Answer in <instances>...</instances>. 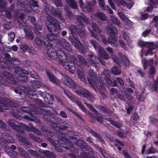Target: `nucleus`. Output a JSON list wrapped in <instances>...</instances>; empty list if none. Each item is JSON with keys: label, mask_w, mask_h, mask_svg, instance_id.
I'll use <instances>...</instances> for the list:
<instances>
[{"label": "nucleus", "mask_w": 158, "mask_h": 158, "mask_svg": "<svg viewBox=\"0 0 158 158\" xmlns=\"http://www.w3.org/2000/svg\"><path fill=\"white\" fill-rule=\"evenodd\" d=\"M136 94L137 98L138 100L140 101H143L144 100V98L142 95L140 93H138L137 92H135Z\"/></svg>", "instance_id": "nucleus-48"}, {"label": "nucleus", "mask_w": 158, "mask_h": 158, "mask_svg": "<svg viewBox=\"0 0 158 158\" xmlns=\"http://www.w3.org/2000/svg\"><path fill=\"white\" fill-rule=\"evenodd\" d=\"M43 153L45 155L47 156L50 157L51 158H55V155L53 154L52 152H50L48 151H44Z\"/></svg>", "instance_id": "nucleus-41"}, {"label": "nucleus", "mask_w": 158, "mask_h": 158, "mask_svg": "<svg viewBox=\"0 0 158 158\" xmlns=\"http://www.w3.org/2000/svg\"><path fill=\"white\" fill-rule=\"evenodd\" d=\"M110 72L108 70H106L104 71L102 73L104 78L106 81L107 84L111 86H116L117 85L116 81L114 80L112 81L110 80Z\"/></svg>", "instance_id": "nucleus-18"}, {"label": "nucleus", "mask_w": 158, "mask_h": 158, "mask_svg": "<svg viewBox=\"0 0 158 158\" xmlns=\"http://www.w3.org/2000/svg\"><path fill=\"white\" fill-rule=\"evenodd\" d=\"M71 34L74 39L72 38L71 36H70L69 37V40L70 41L73 45L76 48L83 50H84L86 47L87 48V46L86 44L85 47L81 44L80 42L78 40L77 36L76 34H75V32L71 33Z\"/></svg>", "instance_id": "nucleus-10"}, {"label": "nucleus", "mask_w": 158, "mask_h": 158, "mask_svg": "<svg viewBox=\"0 0 158 158\" xmlns=\"http://www.w3.org/2000/svg\"><path fill=\"white\" fill-rule=\"evenodd\" d=\"M118 55L121 58V60L119 59L115 55H112L111 58L113 60L119 65L121 64L122 63L127 66H128L130 64V62L128 59L121 52L118 53Z\"/></svg>", "instance_id": "nucleus-11"}, {"label": "nucleus", "mask_w": 158, "mask_h": 158, "mask_svg": "<svg viewBox=\"0 0 158 158\" xmlns=\"http://www.w3.org/2000/svg\"><path fill=\"white\" fill-rule=\"evenodd\" d=\"M6 124L0 120V127L3 129H5V130H6Z\"/></svg>", "instance_id": "nucleus-61"}, {"label": "nucleus", "mask_w": 158, "mask_h": 158, "mask_svg": "<svg viewBox=\"0 0 158 158\" xmlns=\"http://www.w3.org/2000/svg\"><path fill=\"white\" fill-rule=\"evenodd\" d=\"M6 2L3 0H0V11L4 10V7L6 5Z\"/></svg>", "instance_id": "nucleus-43"}, {"label": "nucleus", "mask_w": 158, "mask_h": 158, "mask_svg": "<svg viewBox=\"0 0 158 158\" xmlns=\"http://www.w3.org/2000/svg\"><path fill=\"white\" fill-rule=\"evenodd\" d=\"M65 94L69 97L70 100L73 102L76 103L77 105L84 112L86 113V109L84 107L81 102L77 100L75 96L71 93L68 90H64V91Z\"/></svg>", "instance_id": "nucleus-12"}, {"label": "nucleus", "mask_w": 158, "mask_h": 158, "mask_svg": "<svg viewBox=\"0 0 158 158\" xmlns=\"http://www.w3.org/2000/svg\"><path fill=\"white\" fill-rule=\"evenodd\" d=\"M104 119L110 121L113 125L114 126L117 127H120L122 126V124L121 123H117L114 121L111 120L109 118H104Z\"/></svg>", "instance_id": "nucleus-36"}, {"label": "nucleus", "mask_w": 158, "mask_h": 158, "mask_svg": "<svg viewBox=\"0 0 158 158\" xmlns=\"http://www.w3.org/2000/svg\"><path fill=\"white\" fill-rule=\"evenodd\" d=\"M86 104L87 106L91 110L93 111L94 112H96V110L94 108L93 106L90 104L85 103Z\"/></svg>", "instance_id": "nucleus-62"}, {"label": "nucleus", "mask_w": 158, "mask_h": 158, "mask_svg": "<svg viewBox=\"0 0 158 158\" xmlns=\"http://www.w3.org/2000/svg\"><path fill=\"white\" fill-rule=\"evenodd\" d=\"M110 20L117 26H119L121 24L120 21L114 16L111 15L110 16Z\"/></svg>", "instance_id": "nucleus-33"}, {"label": "nucleus", "mask_w": 158, "mask_h": 158, "mask_svg": "<svg viewBox=\"0 0 158 158\" xmlns=\"http://www.w3.org/2000/svg\"><path fill=\"white\" fill-rule=\"evenodd\" d=\"M156 4H158V0H150L149 1V5H150L147 9L148 12L152 11L154 7H156Z\"/></svg>", "instance_id": "nucleus-25"}, {"label": "nucleus", "mask_w": 158, "mask_h": 158, "mask_svg": "<svg viewBox=\"0 0 158 158\" xmlns=\"http://www.w3.org/2000/svg\"><path fill=\"white\" fill-rule=\"evenodd\" d=\"M31 84L33 87L34 88H39L41 87H43L46 86L44 84L42 83L40 81H36L34 80L33 82H31Z\"/></svg>", "instance_id": "nucleus-30"}, {"label": "nucleus", "mask_w": 158, "mask_h": 158, "mask_svg": "<svg viewBox=\"0 0 158 158\" xmlns=\"http://www.w3.org/2000/svg\"><path fill=\"white\" fill-rule=\"evenodd\" d=\"M77 32L79 36L82 38L84 37L85 35V32L84 31L81 30H78Z\"/></svg>", "instance_id": "nucleus-55"}, {"label": "nucleus", "mask_w": 158, "mask_h": 158, "mask_svg": "<svg viewBox=\"0 0 158 158\" xmlns=\"http://www.w3.org/2000/svg\"><path fill=\"white\" fill-rule=\"evenodd\" d=\"M18 79L19 81L26 82L27 80V78L25 75H21L18 77Z\"/></svg>", "instance_id": "nucleus-44"}, {"label": "nucleus", "mask_w": 158, "mask_h": 158, "mask_svg": "<svg viewBox=\"0 0 158 158\" xmlns=\"http://www.w3.org/2000/svg\"><path fill=\"white\" fill-rule=\"evenodd\" d=\"M16 148V147L14 145H11L10 147V156H12V157H15L17 155V152L15 151Z\"/></svg>", "instance_id": "nucleus-38"}, {"label": "nucleus", "mask_w": 158, "mask_h": 158, "mask_svg": "<svg viewBox=\"0 0 158 158\" xmlns=\"http://www.w3.org/2000/svg\"><path fill=\"white\" fill-rule=\"evenodd\" d=\"M118 15L123 21L125 25L131 27V22L129 20L126 15L123 12L118 13Z\"/></svg>", "instance_id": "nucleus-23"}, {"label": "nucleus", "mask_w": 158, "mask_h": 158, "mask_svg": "<svg viewBox=\"0 0 158 158\" xmlns=\"http://www.w3.org/2000/svg\"><path fill=\"white\" fill-rule=\"evenodd\" d=\"M17 5L18 8L27 13L32 10L37 12L39 10L37 2L33 0H30L29 2L27 0H19Z\"/></svg>", "instance_id": "nucleus-3"}, {"label": "nucleus", "mask_w": 158, "mask_h": 158, "mask_svg": "<svg viewBox=\"0 0 158 158\" xmlns=\"http://www.w3.org/2000/svg\"><path fill=\"white\" fill-rule=\"evenodd\" d=\"M78 75L79 78L84 83L86 82V80L84 75L83 73L80 70H78Z\"/></svg>", "instance_id": "nucleus-34"}, {"label": "nucleus", "mask_w": 158, "mask_h": 158, "mask_svg": "<svg viewBox=\"0 0 158 158\" xmlns=\"http://www.w3.org/2000/svg\"><path fill=\"white\" fill-rule=\"evenodd\" d=\"M76 17L79 22L82 26L84 23H88V20L85 16L83 15L82 17H81L79 15H77Z\"/></svg>", "instance_id": "nucleus-26"}, {"label": "nucleus", "mask_w": 158, "mask_h": 158, "mask_svg": "<svg viewBox=\"0 0 158 158\" xmlns=\"http://www.w3.org/2000/svg\"><path fill=\"white\" fill-rule=\"evenodd\" d=\"M46 13L48 15L47 17L48 20L46 22V25L48 30L50 32H52L48 34L46 37L44 38L43 41L45 45L47 47H51L52 45L51 42L57 43L59 42V32L57 30L60 28L59 22L54 18L51 16L52 14L58 18L60 20L64 21V19L61 16V13L58 10H56L55 12H53L48 7H45L44 9Z\"/></svg>", "instance_id": "nucleus-2"}, {"label": "nucleus", "mask_w": 158, "mask_h": 158, "mask_svg": "<svg viewBox=\"0 0 158 158\" xmlns=\"http://www.w3.org/2000/svg\"><path fill=\"white\" fill-rule=\"evenodd\" d=\"M97 18L102 20H104L106 19V17L105 14L102 12H98L96 14H94V16H92L91 18L93 17Z\"/></svg>", "instance_id": "nucleus-29"}, {"label": "nucleus", "mask_w": 158, "mask_h": 158, "mask_svg": "<svg viewBox=\"0 0 158 158\" xmlns=\"http://www.w3.org/2000/svg\"><path fill=\"white\" fill-rule=\"evenodd\" d=\"M34 31L35 33L38 36H41V32L39 31L41 30V27L37 23L34 24Z\"/></svg>", "instance_id": "nucleus-32"}, {"label": "nucleus", "mask_w": 158, "mask_h": 158, "mask_svg": "<svg viewBox=\"0 0 158 158\" xmlns=\"http://www.w3.org/2000/svg\"><path fill=\"white\" fill-rule=\"evenodd\" d=\"M115 3H117L119 5L125 6L126 5L127 8L130 9L134 6V3L133 1H130L127 4L123 0H113ZM109 4L110 5L111 7L114 9H115V6L114 4L112 2V0H108Z\"/></svg>", "instance_id": "nucleus-14"}, {"label": "nucleus", "mask_w": 158, "mask_h": 158, "mask_svg": "<svg viewBox=\"0 0 158 158\" xmlns=\"http://www.w3.org/2000/svg\"><path fill=\"white\" fill-rule=\"evenodd\" d=\"M149 15L147 13H144L142 14L141 19L142 20H144L147 19L149 17Z\"/></svg>", "instance_id": "nucleus-60"}, {"label": "nucleus", "mask_w": 158, "mask_h": 158, "mask_svg": "<svg viewBox=\"0 0 158 158\" xmlns=\"http://www.w3.org/2000/svg\"><path fill=\"white\" fill-rule=\"evenodd\" d=\"M93 30H92L91 33L93 36L97 40H100L102 38V40L105 44L107 43L106 39L103 37L101 36V29L96 25V23H93L91 24V25Z\"/></svg>", "instance_id": "nucleus-9"}, {"label": "nucleus", "mask_w": 158, "mask_h": 158, "mask_svg": "<svg viewBox=\"0 0 158 158\" xmlns=\"http://www.w3.org/2000/svg\"><path fill=\"white\" fill-rule=\"evenodd\" d=\"M30 47L25 44H22L20 46V48L24 52H28V49Z\"/></svg>", "instance_id": "nucleus-42"}, {"label": "nucleus", "mask_w": 158, "mask_h": 158, "mask_svg": "<svg viewBox=\"0 0 158 158\" xmlns=\"http://www.w3.org/2000/svg\"><path fill=\"white\" fill-rule=\"evenodd\" d=\"M127 90V91L130 93H132L133 92V90L131 88H128L127 90L124 88H123L121 90V94H119L118 97L121 100H125V96L128 99H131L132 97L131 96H128L127 94V93L126 91Z\"/></svg>", "instance_id": "nucleus-16"}, {"label": "nucleus", "mask_w": 158, "mask_h": 158, "mask_svg": "<svg viewBox=\"0 0 158 158\" xmlns=\"http://www.w3.org/2000/svg\"><path fill=\"white\" fill-rule=\"evenodd\" d=\"M108 32L111 33L112 34L111 35L108 41L112 46L116 48L118 45V42L117 38L114 36L113 37H112L113 36V34H116L118 33V31L116 27L112 26H110L108 27L107 29Z\"/></svg>", "instance_id": "nucleus-8"}, {"label": "nucleus", "mask_w": 158, "mask_h": 158, "mask_svg": "<svg viewBox=\"0 0 158 158\" xmlns=\"http://www.w3.org/2000/svg\"><path fill=\"white\" fill-rule=\"evenodd\" d=\"M76 92L80 96L86 98L91 102H93L95 100L94 96L85 88L76 91Z\"/></svg>", "instance_id": "nucleus-13"}, {"label": "nucleus", "mask_w": 158, "mask_h": 158, "mask_svg": "<svg viewBox=\"0 0 158 158\" xmlns=\"http://www.w3.org/2000/svg\"><path fill=\"white\" fill-rule=\"evenodd\" d=\"M28 152L30 153L33 155L35 156L37 158H45L44 157H40V156L37 155V152L35 151L31 150H28Z\"/></svg>", "instance_id": "nucleus-52"}, {"label": "nucleus", "mask_w": 158, "mask_h": 158, "mask_svg": "<svg viewBox=\"0 0 158 158\" xmlns=\"http://www.w3.org/2000/svg\"><path fill=\"white\" fill-rule=\"evenodd\" d=\"M69 31L71 33L75 32H77L78 31L76 28L75 26L71 25L69 27Z\"/></svg>", "instance_id": "nucleus-53"}, {"label": "nucleus", "mask_w": 158, "mask_h": 158, "mask_svg": "<svg viewBox=\"0 0 158 158\" xmlns=\"http://www.w3.org/2000/svg\"><path fill=\"white\" fill-rule=\"evenodd\" d=\"M29 138H32L38 142H40L41 141V140L40 138L38 137H36L31 134H29Z\"/></svg>", "instance_id": "nucleus-54"}, {"label": "nucleus", "mask_w": 158, "mask_h": 158, "mask_svg": "<svg viewBox=\"0 0 158 158\" xmlns=\"http://www.w3.org/2000/svg\"><path fill=\"white\" fill-rule=\"evenodd\" d=\"M24 129L27 131L33 132L38 135H41L40 131L33 127H30L27 126H25L24 127Z\"/></svg>", "instance_id": "nucleus-28"}, {"label": "nucleus", "mask_w": 158, "mask_h": 158, "mask_svg": "<svg viewBox=\"0 0 158 158\" xmlns=\"http://www.w3.org/2000/svg\"><path fill=\"white\" fill-rule=\"evenodd\" d=\"M100 110L104 112H106L108 113H109L110 112V110L104 106H102L100 107Z\"/></svg>", "instance_id": "nucleus-63"}, {"label": "nucleus", "mask_w": 158, "mask_h": 158, "mask_svg": "<svg viewBox=\"0 0 158 158\" xmlns=\"http://www.w3.org/2000/svg\"><path fill=\"white\" fill-rule=\"evenodd\" d=\"M89 131L90 133L92 134V135L98 139V141H100L103 143H104V141L102 139V138L101 137L99 134H97L94 131L91 129H90Z\"/></svg>", "instance_id": "nucleus-37"}, {"label": "nucleus", "mask_w": 158, "mask_h": 158, "mask_svg": "<svg viewBox=\"0 0 158 158\" xmlns=\"http://www.w3.org/2000/svg\"><path fill=\"white\" fill-rule=\"evenodd\" d=\"M55 4L57 6L60 7L62 6L60 0H52Z\"/></svg>", "instance_id": "nucleus-56"}, {"label": "nucleus", "mask_w": 158, "mask_h": 158, "mask_svg": "<svg viewBox=\"0 0 158 158\" xmlns=\"http://www.w3.org/2000/svg\"><path fill=\"white\" fill-rule=\"evenodd\" d=\"M39 92L40 93V94L41 96L44 98H50L52 101L56 100L58 102H59L61 104H62L63 103V101L62 100L59 98H57L55 95H50L48 93H47L46 92L41 93L40 91H39Z\"/></svg>", "instance_id": "nucleus-20"}, {"label": "nucleus", "mask_w": 158, "mask_h": 158, "mask_svg": "<svg viewBox=\"0 0 158 158\" xmlns=\"http://www.w3.org/2000/svg\"><path fill=\"white\" fill-rule=\"evenodd\" d=\"M80 6L82 10L85 12H89L92 11V6L91 5V3H88L87 4L83 7V3L81 0H79Z\"/></svg>", "instance_id": "nucleus-24"}, {"label": "nucleus", "mask_w": 158, "mask_h": 158, "mask_svg": "<svg viewBox=\"0 0 158 158\" xmlns=\"http://www.w3.org/2000/svg\"><path fill=\"white\" fill-rule=\"evenodd\" d=\"M24 16V14L23 13L19 15L18 18V21L19 25L25 27H28V29L25 28L24 29L25 37L27 39L32 40L34 37L33 33L31 32L32 29L30 27L27 26V23Z\"/></svg>", "instance_id": "nucleus-5"}, {"label": "nucleus", "mask_w": 158, "mask_h": 158, "mask_svg": "<svg viewBox=\"0 0 158 158\" xmlns=\"http://www.w3.org/2000/svg\"><path fill=\"white\" fill-rule=\"evenodd\" d=\"M60 45L64 48V50L69 51L71 49V47L70 44L67 42V41L64 39H61L59 41Z\"/></svg>", "instance_id": "nucleus-22"}, {"label": "nucleus", "mask_w": 158, "mask_h": 158, "mask_svg": "<svg viewBox=\"0 0 158 158\" xmlns=\"http://www.w3.org/2000/svg\"><path fill=\"white\" fill-rule=\"evenodd\" d=\"M9 103L10 100L9 99L3 98L0 97V111L3 112L4 110H9Z\"/></svg>", "instance_id": "nucleus-17"}, {"label": "nucleus", "mask_w": 158, "mask_h": 158, "mask_svg": "<svg viewBox=\"0 0 158 158\" xmlns=\"http://www.w3.org/2000/svg\"><path fill=\"white\" fill-rule=\"evenodd\" d=\"M60 115L62 118H66L67 117V114L63 111H61L60 112Z\"/></svg>", "instance_id": "nucleus-64"}, {"label": "nucleus", "mask_w": 158, "mask_h": 158, "mask_svg": "<svg viewBox=\"0 0 158 158\" xmlns=\"http://www.w3.org/2000/svg\"><path fill=\"white\" fill-rule=\"evenodd\" d=\"M138 45L139 46L145 48V50L143 48L142 51L146 56L153 55L154 52L153 51L156 48V46L153 42L149 43L141 41L138 43Z\"/></svg>", "instance_id": "nucleus-7"}, {"label": "nucleus", "mask_w": 158, "mask_h": 158, "mask_svg": "<svg viewBox=\"0 0 158 158\" xmlns=\"http://www.w3.org/2000/svg\"><path fill=\"white\" fill-rule=\"evenodd\" d=\"M156 152H157L156 151L155 149L152 147L148 149L145 152V153L146 154L154 153Z\"/></svg>", "instance_id": "nucleus-46"}, {"label": "nucleus", "mask_w": 158, "mask_h": 158, "mask_svg": "<svg viewBox=\"0 0 158 158\" xmlns=\"http://www.w3.org/2000/svg\"><path fill=\"white\" fill-rule=\"evenodd\" d=\"M65 10L67 13V16L69 19L74 18L73 15L71 13V11L69 10L68 8H65Z\"/></svg>", "instance_id": "nucleus-50"}, {"label": "nucleus", "mask_w": 158, "mask_h": 158, "mask_svg": "<svg viewBox=\"0 0 158 158\" xmlns=\"http://www.w3.org/2000/svg\"><path fill=\"white\" fill-rule=\"evenodd\" d=\"M142 62L144 69H146L147 68L148 65L151 67H155L156 66L157 64V61H154L152 59H150L148 61L147 60L145 59H143Z\"/></svg>", "instance_id": "nucleus-21"}, {"label": "nucleus", "mask_w": 158, "mask_h": 158, "mask_svg": "<svg viewBox=\"0 0 158 158\" xmlns=\"http://www.w3.org/2000/svg\"><path fill=\"white\" fill-rule=\"evenodd\" d=\"M99 4L100 6L103 8V9H106L105 6V2L104 0H98Z\"/></svg>", "instance_id": "nucleus-59"}, {"label": "nucleus", "mask_w": 158, "mask_h": 158, "mask_svg": "<svg viewBox=\"0 0 158 158\" xmlns=\"http://www.w3.org/2000/svg\"><path fill=\"white\" fill-rule=\"evenodd\" d=\"M96 75L93 70H91L88 77L89 83L92 88L94 89L96 92H99L102 95L103 93L101 89L104 90L105 89V84L102 80H97L96 81Z\"/></svg>", "instance_id": "nucleus-4"}, {"label": "nucleus", "mask_w": 158, "mask_h": 158, "mask_svg": "<svg viewBox=\"0 0 158 158\" xmlns=\"http://www.w3.org/2000/svg\"><path fill=\"white\" fill-rule=\"evenodd\" d=\"M46 74L49 80L52 82L56 84H58L59 82V81L55 78L51 73L49 72H47Z\"/></svg>", "instance_id": "nucleus-27"}, {"label": "nucleus", "mask_w": 158, "mask_h": 158, "mask_svg": "<svg viewBox=\"0 0 158 158\" xmlns=\"http://www.w3.org/2000/svg\"><path fill=\"white\" fill-rule=\"evenodd\" d=\"M48 54L51 59L57 60L59 63L62 64L66 70L71 73H73L75 70V68L74 66L76 64L78 66H81L82 65L83 66H89L88 64L93 65L95 67H98V64L94 59H96L97 56L94 57L93 55H91L88 56L87 62L85 59L80 55H78L77 58L80 61H76V58L73 55L66 56L65 53L61 50H59L57 52L53 48H51L49 49L48 51Z\"/></svg>", "instance_id": "nucleus-1"}, {"label": "nucleus", "mask_w": 158, "mask_h": 158, "mask_svg": "<svg viewBox=\"0 0 158 158\" xmlns=\"http://www.w3.org/2000/svg\"><path fill=\"white\" fill-rule=\"evenodd\" d=\"M111 72L114 74L116 75H120L121 73V69L116 66H114L112 68Z\"/></svg>", "instance_id": "nucleus-31"}, {"label": "nucleus", "mask_w": 158, "mask_h": 158, "mask_svg": "<svg viewBox=\"0 0 158 158\" xmlns=\"http://www.w3.org/2000/svg\"><path fill=\"white\" fill-rule=\"evenodd\" d=\"M30 54L32 55H34L36 54V51L32 47H30L28 49V52Z\"/></svg>", "instance_id": "nucleus-51"}, {"label": "nucleus", "mask_w": 158, "mask_h": 158, "mask_svg": "<svg viewBox=\"0 0 158 158\" xmlns=\"http://www.w3.org/2000/svg\"><path fill=\"white\" fill-rule=\"evenodd\" d=\"M66 1L68 4L72 8L75 9L77 8V6L73 0H66Z\"/></svg>", "instance_id": "nucleus-39"}, {"label": "nucleus", "mask_w": 158, "mask_h": 158, "mask_svg": "<svg viewBox=\"0 0 158 158\" xmlns=\"http://www.w3.org/2000/svg\"><path fill=\"white\" fill-rule=\"evenodd\" d=\"M2 137L5 141L9 143V136L8 134L6 133H4L2 135Z\"/></svg>", "instance_id": "nucleus-45"}, {"label": "nucleus", "mask_w": 158, "mask_h": 158, "mask_svg": "<svg viewBox=\"0 0 158 158\" xmlns=\"http://www.w3.org/2000/svg\"><path fill=\"white\" fill-rule=\"evenodd\" d=\"M62 81L66 85L69 87L75 88L76 86V84L71 79L66 75H63Z\"/></svg>", "instance_id": "nucleus-19"}, {"label": "nucleus", "mask_w": 158, "mask_h": 158, "mask_svg": "<svg viewBox=\"0 0 158 158\" xmlns=\"http://www.w3.org/2000/svg\"><path fill=\"white\" fill-rule=\"evenodd\" d=\"M156 72V69L154 67H151L150 68L149 71V74L151 76H152L154 75Z\"/></svg>", "instance_id": "nucleus-49"}, {"label": "nucleus", "mask_w": 158, "mask_h": 158, "mask_svg": "<svg viewBox=\"0 0 158 158\" xmlns=\"http://www.w3.org/2000/svg\"><path fill=\"white\" fill-rule=\"evenodd\" d=\"M19 150L21 155L23 156L26 157H27L28 155L27 153L23 148H19Z\"/></svg>", "instance_id": "nucleus-47"}, {"label": "nucleus", "mask_w": 158, "mask_h": 158, "mask_svg": "<svg viewBox=\"0 0 158 158\" xmlns=\"http://www.w3.org/2000/svg\"><path fill=\"white\" fill-rule=\"evenodd\" d=\"M94 145L97 150H100V153L102 154L105 158H110L108 154L106 153L104 150L103 149H102L101 148H99L98 146H96L95 144H94Z\"/></svg>", "instance_id": "nucleus-35"}, {"label": "nucleus", "mask_w": 158, "mask_h": 158, "mask_svg": "<svg viewBox=\"0 0 158 158\" xmlns=\"http://www.w3.org/2000/svg\"><path fill=\"white\" fill-rule=\"evenodd\" d=\"M57 142L61 146L68 150L70 149L73 146V144L71 141L68 139H60L58 140Z\"/></svg>", "instance_id": "nucleus-15"}, {"label": "nucleus", "mask_w": 158, "mask_h": 158, "mask_svg": "<svg viewBox=\"0 0 158 158\" xmlns=\"http://www.w3.org/2000/svg\"><path fill=\"white\" fill-rule=\"evenodd\" d=\"M90 43L93 45L96 51L98 52L99 56L98 59L101 64L103 65L106 64L105 61L102 60V58L104 59H107L110 58V56L104 50L103 48L98 44L95 40H91Z\"/></svg>", "instance_id": "nucleus-6"}, {"label": "nucleus", "mask_w": 158, "mask_h": 158, "mask_svg": "<svg viewBox=\"0 0 158 158\" xmlns=\"http://www.w3.org/2000/svg\"><path fill=\"white\" fill-rule=\"evenodd\" d=\"M30 74L31 76L34 78H37L38 77L37 73L34 71L30 72Z\"/></svg>", "instance_id": "nucleus-58"}, {"label": "nucleus", "mask_w": 158, "mask_h": 158, "mask_svg": "<svg viewBox=\"0 0 158 158\" xmlns=\"http://www.w3.org/2000/svg\"><path fill=\"white\" fill-rule=\"evenodd\" d=\"M34 40L35 44L37 46H40L42 45L43 41L40 38L38 37H35Z\"/></svg>", "instance_id": "nucleus-40"}, {"label": "nucleus", "mask_w": 158, "mask_h": 158, "mask_svg": "<svg viewBox=\"0 0 158 158\" xmlns=\"http://www.w3.org/2000/svg\"><path fill=\"white\" fill-rule=\"evenodd\" d=\"M19 62L17 60L16 58H13L10 59V63L13 64L14 65L18 64Z\"/></svg>", "instance_id": "nucleus-57"}]
</instances>
